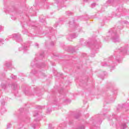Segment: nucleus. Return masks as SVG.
I'll use <instances>...</instances> for the list:
<instances>
[{"instance_id":"obj_1","label":"nucleus","mask_w":129,"mask_h":129,"mask_svg":"<svg viewBox=\"0 0 129 129\" xmlns=\"http://www.w3.org/2000/svg\"><path fill=\"white\" fill-rule=\"evenodd\" d=\"M126 53H127V47H121L118 49L115 53L114 57H113L111 56V57H110L111 60L108 61V63L110 64L109 65L112 66V63H113V62H115V63H117V62L120 63L121 58H122V56H123L124 54H126Z\"/></svg>"},{"instance_id":"obj_2","label":"nucleus","mask_w":129,"mask_h":129,"mask_svg":"<svg viewBox=\"0 0 129 129\" xmlns=\"http://www.w3.org/2000/svg\"><path fill=\"white\" fill-rule=\"evenodd\" d=\"M109 32V33H111L112 41L114 42V43H118V42H120V40H119V37L118 36V35H117V33H116V31L115 30L111 29Z\"/></svg>"},{"instance_id":"obj_3","label":"nucleus","mask_w":129,"mask_h":129,"mask_svg":"<svg viewBox=\"0 0 129 129\" xmlns=\"http://www.w3.org/2000/svg\"><path fill=\"white\" fill-rule=\"evenodd\" d=\"M10 38H13L15 39L17 42H20V41H22V38H21V34H14L10 36Z\"/></svg>"},{"instance_id":"obj_4","label":"nucleus","mask_w":129,"mask_h":129,"mask_svg":"<svg viewBox=\"0 0 129 129\" xmlns=\"http://www.w3.org/2000/svg\"><path fill=\"white\" fill-rule=\"evenodd\" d=\"M99 44H100L99 41H94V44L91 46V48L93 49V50L99 49Z\"/></svg>"},{"instance_id":"obj_5","label":"nucleus","mask_w":129,"mask_h":129,"mask_svg":"<svg viewBox=\"0 0 129 129\" xmlns=\"http://www.w3.org/2000/svg\"><path fill=\"white\" fill-rule=\"evenodd\" d=\"M80 42L82 46H87V45H88V42L84 41L82 38L80 40Z\"/></svg>"},{"instance_id":"obj_6","label":"nucleus","mask_w":129,"mask_h":129,"mask_svg":"<svg viewBox=\"0 0 129 129\" xmlns=\"http://www.w3.org/2000/svg\"><path fill=\"white\" fill-rule=\"evenodd\" d=\"M97 123V121H94L92 124V126L91 127V129H97V126L95 125Z\"/></svg>"},{"instance_id":"obj_7","label":"nucleus","mask_w":129,"mask_h":129,"mask_svg":"<svg viewBox=\"0 0 129 129\" xmlns=\"http://www.w3.org/2000/svg\"><path fill=\"white\" fill-rule=\"evenodd\" d=\"M1 87L3 88V89L6 90L7 88H8V86L6 84L2 83Z\"/></svg>"},{"instance_id":"obj_8","label":"nucleus","mask_w":129,"mask_h":129,"mask_svg":"<svg viewBox=\"0 0 129 129\" xmlns=\"http://www.w3.org/2000/svg\"><path fill=\"white\" fill-rule=\"evenodd\" d=\"M36 67L37 68H44V67L45 66V63H42V64H36Z\"/></svg>"},{"instance_id":"obj_9","label":"nucleus","mask_w":129,"mask_h":129,"mask_svg":"<svg viewBox=\"0 0 129 129\" xmlns=\"http://www.w3.org/2000/svg\"><path fill=\"white\" fill-rule=\"evenodd\" d=\"M105 6L106 7H107V6H111V1H110V0H108L106 2V4H105Z\"/></svg>"},{"instance_id":"obj_10","label":"nucleus","mask_w":129,"mask_h":129,"mask_svg":"<svg viewBox=\"0 0 129 129\" xmlns=\"http://www.w3.org/2000/svg\"><path fill=\"white\" fill-rule=\"evenodd\" d=\"M29 46V44L24 43V45H23L24 50H27V48H28Z\"/></svg>"},{"instance_id":"obj_11","label":"nucleus","mask_w":129,"mask_h":129,"mask_svg":"<svg viewBox=\"0 0 129 129\" xmlns=\"http://www.w3.org/2000/svg\"><path fill=\"white\" fill-rule=\"evenodd\" d=\"M121 128H122V129L126 128V124H125V123H122L121 125Z\"/></svg>"},{"instance_id":"obj_12","label":"nucleus","mask_w":129,"mask_h":129,"mask_svg":"<svg viewBox=\"0 0 129 129\" xmlns=\"http://www.w3.org/2000/svg\"><path fill=\"white\" fill-rule=\"evenodd\" d=\"M6 66L7 67H11V66H12V63L11 62H7L6 63Z\"/></svg>"},{"instance_id":"obj_13","label":"nucleus","mask_w":129,"mask_h":129,"mask_svg":"<svg viewBox=\"0 0 129 129\" xmlns=\"http://www.w3.org/2000/svg\"><path fill=\"white\" fill-rule=\"evenodd\" d=\"M66 15H67V16H71V15H72V13L70 11H68L66 12Z\"/></svg>"},{"instance_id":"obj_14","label":"nucleus","mask_w":129,"mask_h":129,"mask_svg":"<svg viewBox=\"0 0 129 129\" xmlns=\"http://www.w3.org/2000/svg\"><path fill=\"white\" fill-rule=\"evenodd\" d=\"M17 85L16 84L12 85V88H13V89L14 90H15L17 88Z\"/></svg>"},{"instance_id":"obj_15","label":"nucleus","mask_w":129,"mask_h":129,"mask_svg":"<svg viewBox=\"0 0 129 129\" xmlns=\"http://www.w3.org/2000/svg\"><path fill=\"white\" fill-rule=\"evenodd\" d=\"M24 93L26 95H31V94L30 93V92L29 91H25Z\"/></svg>"},{"instance_id":"obj_16","label":"nucleus","mask_w":129,"mask_h":129,"mask_svg":"<svg viewBox=\"0 0 129 129\" xmlns=\"http://www.w3.org/2000/svg\"><path fill=\"white\" fill-rule=\"evenodd\" d=\"M78 35L76 34H74L72 35V38H73L74 39L77 37Z\"/></svg>"},{"instance_id":"obj_17","label":"nucleus","mask_w":129,"mask_h":129,"mask_svg":"<svg viewBox=\"0 0 129 129\" xmlns=\"http://www.w3.org/2000/svg\"><path fill=\"white\" fill-rule=\"evenodd\" d=\"M101 65H102V66H103V67L107 66L106 62H102Z\"/></svg>"},{"instance_id":"obj_18","label":"nucleus","mask_w":129,"mask_h":129,"mask_svg":"<svg viewBox=\"0 0 129 129\" xmlns=\"http://www.w3.org/2000/svg\"><path fill=\"white\" fill-rule=\"evenodd\" d=\"M99 121H98L97 122L98 124H100V123H101V122H100V119H101V118H100V117H99L98 118Z\"/></svg>"},{"instance_id":"obj_19","label":"nucleus","mask_w":129,"mask_h":129,"mask_svg":"<svg viewBox=\"0 0 129 129\" xmlns=\"http://www.w3.org/2000/svg\"><path fill=\"white\" fill-rule=\"evenodd\" d=\"M1 104H2V105H5V104H6V102H5V101L4 100L1 101Z\"/></svg>"},{"instance_id":"obj_20","label":"nucleus","mask_w":129,"mask_h":129,"mask_svg":"<svg viewBox=\"0 0 129 129\" xmlns=\"http://www.w3.org/2000/svg\"><path fill=\"white\" fill-rule=\"evenodd\" d=\"M12 126V124L11 123H8L7 124V128H10V127Z\"/></svg>"},{"instance_id":"obj_21","label":"nucleus","mask_w":129,"mask_h":129,"mask_svg":"<svg viewBox=\"0 0 129 129\" xmlns=\"http://www.w3.org/2000/svg\"><path fill=\"white\" fill-rule=\"evenodd\" d=\"M37 115H38V111L34 112V113L33 114V116H37Z\"/></svg>"},{"instance_id":"obj_22","label":"nucleus","mask_w":129,"mask_h":129,"mask_svg":"<svg viewBox=\"0 0 129 129\" xmlns=\"http://www.w3.org/2000/svg\"><path fill=\"white\" fill-rule=\"evenodd\" d=\"M79 117H80V114H78L76 115V116H75L76 118H79Z\"/></svg>"},{"instance_id":"obj_23","label":"nucleus","mask_w":129,"mask_h":129,"mask_svg":"<svg viewBox=\"0 0 129 129\" xmlns=\"http://www.w3.org/2000/svg\"><path fill=\"white\" fill-rule=\"evenodd\" d=\"M31 73L33 74H36L37 73V72H36V71L35 70H33L31 72Z\"/></svg>"},{"instance_id":"obj_24","label":"nucleus","mask_w":129,"mask_h":129,"mask_svg":"<svg viewBox=\"0 0 129 129\" xmlns=\"http://www.w3.org/2000/svg\"><path fill=\"white\" fill-rule=\"evenodd\" d=\"M74 24H75L74 20H73V21L70 22V25H74Z\"/></svg>"},{"instance_id":"obj_25","label":"nucleus","mask_w":129,"mask_h":129,"mask_svg":"<svg viewBox=\"0 0 129 129\" xmlns=\"http://www.w3.org/2000/svg\"><path fill=\"white\" fill-rule=\"evenodd\" d=\"M11 78H12V79H16L17 78V76L12 75Z\"/></svg>"},{"instance_id":"obj_26","label":"nucleus","mask_w":129,"mask_h":129,"mask_svg":"<svg viewBox=\"0 0 129 129\" xmlns=\"http://www.w3.org/2000/svg\"><path fill=\"white\" fill-rule=\"evenodd\" d=\"M77 129H84V126L82 125L81 126H80Z\"/></svg>"},{"instance_id":"obj_27","label":"nucleus","mask_w":129,"mask_h":129,"mask_svg":"<svg viewBox=\"0 0 129 129\" xmlns=\"http://www.w3.org/2000/svg\"><path fill=\"white\" fill-rule=\"evenodd\" d=\"M95 6H96V4L94 3V4H92L91 7H92V8H94V7H95Z\"/></svg>"},{"instance_id":"obj_28","label":"nucleus","mask_w":129,"mask_h":129,"mask_svg":"<svg viewBox=\"0 0 129 129\" xmlns=\"http://www.w3.org/2000/svg\"><path fill=\"white\" fill-rule=\"evenodd\" d=\"M32 127H33V128H36V124H33V125H32Z\"/></svg>"},{"instance_id":"obj_29","label":"nucleus","mask_w":129,"mask_h":129,"mask_svg":"<svg viewBox=\"0 0 129 129\" xmlns=\"http://www.w3.org/2000/svg\"><path fill=\"white\" fill-rule=\"evenodd\" d=\"M3 29L4 28H3V26H0V31H3Z\"/></svg>"},{"instance_id":"obj_30","label":"nucleus","mask_w":129,"mask_h":129,"mask_svg":"<svg viewBox=\"0 0 129 129\" xmlns=\"http://www.w3.org/2000/svg\"><path fill=\"white\" fill-rule=\"evenodd\" d=\"M40 22H42V23H44V22H45V19H43V20L41 19Z\"/></svg>"},{"instance_id":"obj_31","label":"nucleus","mask_w":129,"mask_h":129,"mask_svg":"<svg viewBox=\"0 0 129 129\" xmlns=\"http://www.w3.org/2000/svg\"><path fill=\"white\" fill-rule=\"evenodd\" d=\"M94 56H95V54H93L91 55V57H94Z\"/></svg>"},{"instance_id":"obj_32","label":"nucleus","mask_w":129,"mask_h":129,"mask_svg":"<svg viewBox=\"0 0 129 129\" xmlns=\"http://www.w3.org/2000/svg\"><path fill=\"white\" fill-rule=\"evenodd\" d=\"M54 1L56 4H58V3H59V1L58 0H54Z\"/></svg>"},{"instance_id":"obj_33","label":"nucleus","mask_w":129,"mask_h":129,"mask_svg":"<svg viewBox=\"0 0 129 129\" xmlns=\"http://www.w3.org/2000/svg\"><path fill=\"white\" fill-rule=\"evenodd\" d=\"M4 42V40L3 39L0 40V43H3Z\"/></svg>"},{"instance_id":"obj_34","label":"nucleus","mask_w":129,"mask_h":129,"mask_svg":"<svg viewBox=\"0 0 129 129\" xmlns=\"http://www.w3.org/2000/svg\"><path fill=\"white\" fill-rule=\"evenodd\" d=\"M31 66H34V62H31Z\"/></svg>"},{"instance_id":"obj_35","label":"nucleus","mask_w":129,"mask_h":129,"mask_svg":"<svg viewBox=\"0 0 129 129\" xmlns=\"http://www.w3.org/2000/svg\"><path fill=\"white\" fill-rule=\"evenodd\" d=\"M35 45L38 47V46H39V44H38V43H36V44H35Z\"/></svg>"},{"instance_id":"obj_36","label":"nucleus","mask_w":129,"mask_h":129,"mask_svg":"<svg viewBox=\"0 0 129 129\" xmlns=\"http://www.w3.org/2000/svg\"><path fill=\"white\" fill-rule=\"evenodd\" d=\"M23 109H24V108H21V109H20V110H23Z\"/></svg>"},{"instance_id":"obj_37","label":"nucleus","mask_w":129,"mask_h":129,"mask_svg":"<svg viewBox=\"0 0 129 129\" xmlns=\"http://www.w3.org/2000/svg\"><path fill=\"white\" fill-rule=\"evenodd\" d=\"M88 0H85L84 2H87Z\"/></svg>"},{"instance_id":"obj_38","label":"nucleus","mask_w":129,"mask_h":129,"mask_svg":"<svg viewBox=\"0 0 129 129\" xmlns=\"http://www.w3.org/2000/svg\"><path fill=\"white\" fill-rule=\"evenodd\" d=\"M86 54H84V56H86Z\"/></svg>"},{"instance_id":"obj_39","label":"nucleus","mask_w":129,"mask_h":129,"mask_svg":"<svg viewBox=\"0 0 129 129\" xmlns=\"http://www.w3.org/2000/svg\"><path fill=\"white\" fill-rule=\"evenodd\" d=\"M112 68H113V69H114V66H112Z\"/></svg>"},{"instance_id":"obj_40","label":"nucleus","mask_w":129,"mask_h":129,"mask_svg":"<svg viewBox=\"0 0 129 129\" xmlns=\"http://www.w3.org/2000/svg\"><path fill=\"white\" fill-rule=\"evenodd\" d=\"M69 41H71V39H69Z\"/></svg>"},{"instance_id":"obj_41","label":"nucleus","mask_w":129,"mask_h":129,"mask_svg":"<svg viewBox=\"0 0 129 129\" xmlns=\"http://www.w3.org/2000/svg\"><path fill=\"white\" fill-rule=\"evenodd\" d=\"M114 100H115V99H113V101H114Z\"/></svg>"},{"instance_id":"obj_42","label":"nucleus","mask_w":129,"mask_h":129,"mask_svg":"<svg viewBox=\"0 0 129 129\" xmlns=\"http://www.w3.org/2000/svg\"><path fill=\"white\" fill-rule=\"evenodd\" d=\"M77 29H78V26L77 27Z\"/></svg>"},{"instance_id":"obj_43","label":"nucleus","mask_w":129,"mask_h":129,"mask_svg":"<svg viewBox=\"0 0 129 129\" xmlns=\"http://www.w3.org/2000/svg\"><path fill=\"white\" fill-rule=\"evenodd\" d=\"M43 1V2H45V0H42Z\"/></svg>"},{"instance_id":"obj_44","label":"nucleus","mask_w":129,"mask_h":129,"mask_svg":"<svg viewBox=\"0 0 129 129\" xmlns=\"http://www.w3.org/2000/svg\"><path fill=\"white\" fill-rule=\"evenodd\" d=\"M40 120V119H38V121Z\"/></svg>"},{"instance_id":"obj_45","label":"nucleus","mask_w":129,"mask_h":129,"mask_svg":"<svg viewBox=\"0 0 129 129\" xmlns=\"http://www.w3.org/2000/svg\"><path fill=\"white\" fill-rule=\"evenodd\" d=\"M110 102H112V101H110Z\"/></svg>"}]
</instances>
